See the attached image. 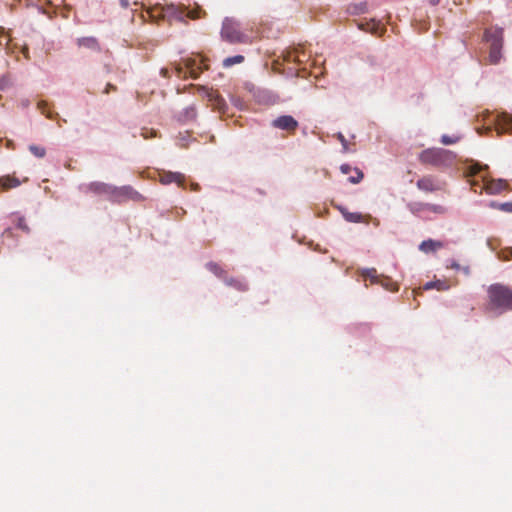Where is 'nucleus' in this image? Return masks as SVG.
<instances>
[{
  "mask_svg": "<svg viewBox=\"0 0 512 512\" xmlns=\"http://www.w3.org/2000/svg\"><path fill=\"white\" fill-rule=\"evenodd\" d=\"M484 40L489 44V63L498 64L502 57L503 29L499 27L487 28L484 32Z\"/></svg>",
  "mask_w": 512,
  "mask_h": 512,
  "instance_id": "nucleus-4",
  "label": "nucleus"
},
{
  "mask_svg": "<svg viewBox=\"0 0 512 512\" xmlns=\"http://www.w3.org/2000/svg\"><path fill=\"white\" fill-rule=\"evenodd\" d=\"M495 130L497 135L512 133V115L506 112L498 113L495 118Z\"/></svg>",
  "mask_w": 512,
  "mask_h": 512,
  "instance_id": "nucleus-12",
  "label": "nucleus"
},
{
  "mask_svg": "<svg viewBox=\"0 0 512 512\" xmlns=\"http://www.w3.org/2000/svg\"><path fill=\"white\" fill-rule=\"evenodd\" d=\"M443 247H444L443 242L433 240V239H428V240H424L421 242V244L419 245V250L422 251L423 253L428 254V253L435 252L438 249H441Z\"/></svg>",
  "mask_w": 512,
  "mask_h": 512,
  "instance_id": "nucleus-17",
  "label": "nucleus"
},
{
  "mask_svg": "<svg viewBox=\"0 0 512 512\" xmlns=\"http://www.w3.org/2000/svg\"><path fill=\"white\" fill-rule=\"evenodd\" d=\"M305 58V53L303 51H299L296 49L294 52L290 53L288 56L289 61L302 63Z\"/></svg>",
  "mask_w": 512,
  "mask_h": 512,
  "instance_id": "nucleus-32",
  "label": "nucleus"
},
{
  "mask_svg": "<svg viewBox=\"0 0 512 512\" xmlns=\"http://www.w3.org/2000/svg\"><path fill=\"white\" fill-rule=\"evenodd\" d=\"M22 53H23V55H24V57H25L26 59H29V50H28V47H27V46H24V47L22 48Z\"/></svg>",
  "mask_w": 512,
  "mask_h": 512,
  "instance_id": "nucleus-40",
  "label": "nucleus"
},
{
  "mask_svg": "<svg viewBox=\"0 0 512 512\" xmlns=\"http://www.w3.org/2000/svg\"><path fill=\"white\" fill-rule=\"evenodd\" d=\"M221 37L223 40L235 43H247L249 38L240 31V25L232 18H225L222 24Z\"/></svg>",
  "mask_w": 512,
  "mask_h": 512,
  "instance_id": "nucleus-6",
  "label": "nucleus"
},
{
  "mask_svg": "<svg viewBox=\"0 0 512 512\" xmlns=\"http://www.w3.org/2000/svg\"><path fill=\"white\" fill-rule=\"evenodd\" d=\"M426 207H427V203H423V202H412V203L408 204V209L413 214H416V215L421 213L422 211H425Z\"/></svg>",
  "mask_w": 512,
  "mask_h": 512,
  "instance_id": "nucleus-30",
  "label": "nucleus"
},
{
  "mask_svg": "<svg viewBox=\"0 0 512 512\" xmlns=\"http://www.w3.org/2000/svg\"><path fill=\"white\" fill-rule=\"evenodd\" d=\"M338 138H339V140H340L342 143H344V142H345V138H344V136H343L342 134H339V135H338Z\"/></svg>",
  "mask_w": 512,
  "mask_h": 512,
  "instance_id": "nucleus-44",
  "label": "nucleus"
},
{
  "mask_svg": "<svg viewBox=\"0 0 512 512\" xmlns=\"http://www.w3.org/2000/svg\"><path fill=\"white\" fill-rule=\"evenodd\" d=\"M120 4L123 8H128L129 1L128 0H120Z\"/></svg>",
  "mask_w": 512,
  "mask_h": 512,
  "instance_id": "nucleus-41",
  "label": "nucleus"
},
{
  "mask_svg": "<svg viewBox=\"0 0 512 512\" xmlns=\"http://www.w3.org/2000/svg\"><path fill=\"white\" fill-rule=\"evenodd\" d=\"M339 211L343 215L344 219L348 222L358 223L362 221V215L357 212H349L346 208L339 206Z\"/></svg>",
  "mask_w": 512,
  "mask_h": 512,
  "instance_id": "nucleus-20",
  "label": "nucleus"
},
{
  "mask_svg": "<svg viewBox=\"0 0 512 512\" xmlns=\"http://www.w3.org/2000/svg\"><path fill=\"white\" fill-rule=\"evenodd\" d=\"M441 142L444 144V145H450V144H453L456 142L455 139H452L451 137L447 136V135H443L441 137Z\"/></svg>",
  "mask_w": 512,
  "mask_h": 512,
  "instance_id": "nucleus-37",
  "label": "nucleus"
},
{
  "mask_svg": "<svg viewBox=\"0 0 512 512\" xmlns=\"http://www.w3.org/2000/svg\"><path fill=\"white\" fill-rule=\"evenodd\" d=\"M449 288H450V285L448 284V282L446 280L430 281L424 285L425 290L437 289L439 291H445V290H448Z\"/></svg>",
  "mask_w": 512,
  "mask_h": 512,
  "instance_id": "nucleus-21",
  "label": "nucleus"
},
{
  "mask_svg": "<svg viewBox=\"0 0 512 512\" xmlns=\"http://www.w3.org/2000/svg\"><path fill=\"white\" fill-rule=\"evenodd\" d=\"M21 181L12 175H6L0 177V189L3 191H7L12 188H16L20 186Z\"/></svg>",
  "mask_w": 512,
  "mask_h": 512,
  "instance_id": "nucleus-19",
  "label": "nucleus"
},
{
  "mask_svg": "<svg viewBox=\"0 0 512 512\" xmlns=\"http://www.w3.org/2000/svg\"><path fill=\"white\" fill-rule=\"evenodd\" d=\"M428 2L431 4V5H437L440 0H428Z\"/></svg>",
  "mask_w": 512,
  "mask_h": 512,
  "instance_id": "nucleus-43",
  "label": "nucleus"
},
{
  "mask_svg": "<svg viewBox=\"0 0 512 512\" xmlns=\"http://www.w3.org/2000/svg\"><path fill=\"white\" fill-rule=\"evenodd\" d=\"M472 187L475 192H477L476 187H480V190H485L487 194L497 195L502 193L503 191H512L509 184L504 179H489L484 180V184L480 186L477 182H472Z\"/></svg>",
  "mask_w": 512,
  "mask_h": 512,
  "instance_id": "nucleus-7",
  "label": "nucleus"
},
{
  "mask_svg": "<svg viewBox=\"0 0 512 512\" xmlns=\"http://www.w3.org/2000/svg\"><path fill=\"white\" fill-rule=\"evenodd\" d=\"M448 269H454L456 271L462 272L464 275L469 276L470 275V266L467 265H461L455 260H451L447 266Z\"/></svg>",
  "mask_w": 512,
  "mask_h": 512,
  "instance_id": "nucleus-25",
  "label": "nucleus"
},
{
  "mask_svg": "<svg viewBox=\"0 0 512 512\" xmlns=\"http://www.w3.org/2000/svg\"><path fill=\"white\" fill-rule=\"evenodd\" d=\"M159 181L163 185L176 183L178 186L183 187L185 176L179 172L163 171L159 174Z\"/></svg>",
  "mask_w": 512,
  "mask_h": 512,
  "instance_id": "nucleus-14",
  "label": "nucleus"
},
{
  "mask_svg": "<svg viewBox=\"0 0 512 512\" xmlns=\"http://www.w3.org/2000/svg\"><path fill=\"white\" fill-rule=\"evenodd\" d=\"M12 231L11 228H7L4 230L3 235H11Z\"/></svg>",
  "mask_w": 512,
  "mask_h": 512,
  "instance_id": "nucleus-42",
  "label": "nucleus"
},
{
  "mask_svg": "<svg viewBox=\"0 0 512 512\" xmlns=\"http://www.w3.org/2000/svg\"><path fill=\"white\" fill-rule=\"evenodd\" d=\"M85 193L106 195L113 199L115 187L104 182H91L83 188Z\"/></svg>",
  "mask_w": 512,
  "mask_h": 512,
  "instance_id": "nucleus-11",
  "label": "nucleus"
},
{
  "mask_svg": "<svg viewBox=\"0 0 512 512\" xmlns=\"http://www.w3.org/2000/svg\"><path fill=\"white\" fill-rule=\"evenodd\" d=\"M11 41V37L8 31L5 30V28H0V46H7L9 42Z\"/></svg>",
  "mask_w": 512,
  "mask_h": 512,
  "instance_id": "nucleus-33",
  "label": "nucleus"
},
{
  "mask_svg": "<svg viewBox=\"0 0 512 512\" xmlns=\"http://www.w3.org/2000/svg\"><path fill=\"white\" fill-rule=\"evenodd\" d=\"M110 90H113L115 91L116 90V87L114 85H112L111 83H108L106 85V88L104 90V93L108 94L110 92Z\"/></svg>",
  "mask_w": 512,
  "mask_h": 512,
  "instance_id": "nucleus-39",
  "label": "nucleus"
},
{
  "mask_svg": "<svg viewBox=\"0 0 512 512\" xmlns=\"http://www.w3.org/2000/svg\"><path fill=\"white\" fill-rule=\"evenodd\" d=\"M244 61V56L242 55H235L232 57H227L223 60V67L229 68L235 64H240Z\"/></svg>",
  "mask_w": 512,
  "mask_h": 512,
  "instance_id": "nucleus-29",
  "label": "nucleus"
},
{
  "mask_svg": "<svg viewBox=\"0 0 512 512\" xmlns=\"http://www.w3.org/2000/svg\"><path fill=\"white\" fill-rule=\"evenodd\" d=\"M340 170L343 174H349V172H353V175H351L348 180L353 184H358L362 181L364 174L363 172L358 168H353L348 164H343L340 166Z\"/></svg>",
  "mask_w": 512,
  "mask_h": 512,
  "instance_id": "nucleus-15",
  "label": "nucleus"
},
{
  "mask_svg": "<svg viewBox=\"0 0 512 512\" xmlns=\"http://www.w3.org/2000/svg\"><path fill=\"white\" fill-rule=\"evenodd\" d=\"M206 267L210 272L215 274L217 277L222 278L223 280L226 279V272L219 264L215 262H209L207 263Z\"/></svg>",
  "mask_w": 512,
  "mask_h": 512,
  "instance_id": "nucleus-23",
  "label": "nucleus"
},
{
  "mask_svg": "<svg viewBox=\"0 0 512 512\" xmlns=\"http://www.w3.org/2000/svg\"><path fill=\"white\" fill-rule=\"evenodd\" d=\"M202 60H197L194 58H186L183 60L182 64H173L174 72L177 77L179 78H187L191 77L193 79H197L203 69H207V66H202Z\"/></svg>",
  "mask_w": 512,
  "mask_h": 512,
  "instance_id": "nucleus-5",
  "label": "nucleus"
},
{
  "mask_svg": "<svg viewBox=\"0 0 512 512\" xmlns=\"http://www.w3.org/2000/svg\"><path fill=\"white\" fill-rule=\"evenodd\" d=\"M361 275L363 276V278L365 280L369 279L371 284L378 283V281L381 277V275L377 274V271L375 268L365 269L362 271Z\"/></svg>",
  "mask_w": 512,
  "mask_h": 512,
  "instance_id": "nucleus-24",
  "label": "nucleus"
},
{
  "mask_svg": "<svg viewBox=\"0 0 512 512\" xmlns=\"http://www.w3.org/2000/svg\"><path fill=\"white\" fill-rule=\"evenodd\" d=\"M498 257L502 261H508L512 259V247L501 250L498 254Z\"/></svg>",
  "mask_w": 512,
  "mask_h": 512,
  "instance_id": "nucleus-35",
  "label": "nucleus"
},
{
  "mask_svg": "<svg viewBox=\"0 0 512 512\" xmlns=\"http://www.w3.org/2000/svg\"><path fill=\"white\" fill-rule=\"evenodd\" d=\"M78 47H84L92 51L99 52L101 50L100 44L95 37H82L77 39Z\"/></svg>",
  "mask_w": 512,
  "mask_h": 512,
  "instance_id": "nucleus-18",
  "label": "nucleus"
},
{
  "mask_svg": "<svg viewBox=\"0 0 512 512\" xmlns=\"http://www.w3.org/2000/svg\"><path fill=\"white\" fill-rule=\"evenodd\" d=\"M0 89H4V82H3V80H0Z\"/></svg>",
  "mask_w": 512,
  "mask_h": 512,
  "instance_id": "nucleus-45",
  "label": "nucleus"
},
{
  "mask_svg": "<svg viewBox=\"0 0 512 512\" xmlns=\"http://www.w3.org/2000/svg\"><path fill=\"white\" fill-rule=\"evenodd\" d=\"M358 27L366 32H370L371 34L380 36L383 28L380 26L379 22H376L375 20H369V21H361L358 24Z\"/></svg>",
  "mask_w": 512,
  "mask_h": 512,
  "instance_id": "nucleus-16",
  "label": "nucleus"
},
{
  "mask_svg": "<svg viewBox=\"0 0 512 512\" xmlns=\"http://www.w3.org/2000/svg\"><path fill=\"white\" fill-rule=\"evenodd\" d=\"M377 284H380L386 290H389L391 292L398 291L397 284L392 282V280L389 277L381 275V277H380V279H379Z\"/></svg>",
  "mask_w": 512,
  "mask_h": 512,
  "instance_id": "nucleus-26",
  "label": "nucleus"
},
{
  "mask_svg": "<svg viewBox=\"0 0 512 512\" xmlns=\"http://www.w3.org/2000/svg\"><path fill=\"white\" fill-rule=\"evenodd\" d=\"M199 91L207 98L214 109L218 111H223L225 109L226 102L218 91L204 86L199 87Z\"/></svg>",
  "mask_w": 512,
  "mask_h": 512,
  "instance_id": "nucleus-10",
  "label": "nucleus"
},
{
  "mask_svg": "<svg viewBox=\"0 0 512 512\" xmlns=\"http://www.w3.org/2000/svg\"><path fill=\"white\" fill-rule=\"evenodd\" d=\"M29 151L37 158H43L46 155V149L35 144L29 146Z\"/></svg>",
  "mask_w": 512,
  "mask_h": 512,
  "instance_id": "nucleus-31",
  "label": "nucleus"
},
{
  "mask_svg": "<svg viewBox=\"0 0 512 512\" xmlns=\"http://www.w3.org/2000/svg\"><path fill=\"white\" fill-rule=\"evenodd\" d=\"M224 282L227 286L233 287L239 291H246L248 288L247 283L242 279L226 277Z\"/></svg>",
  "mask_w": 512,
  "mask_h": 512,
  "instance_id": "nucleus-22",
  "label": "nucleus"
},
{
  "mask_svg": "<svg viewBox=\"0 0 512 512\" xmlns=\"http://www.w3.org/2000/svg\"><path fill=\"white\" fill-rule=\"evenodd\" d=\"M14 217H15V219H14L15 226L18 229L22 230L24 233L29 234L30 228L27 224L25 217L18 215V214H15Z\"/></svg>",
  "mask_w": 512,
  "mask_h": 512,
  "instance_id": "nucleus-27",
  "label": "nucleus"
},
{
  "mask_svg": "<svg viewBox=\"0 0 512 512\" xmlns=\"http://www.w3.org/2000/svg\"><path fill=\"white\" fill-rule=\"evenodd\" d=\"M160 74L164 77V78H169L170 77V72H169V69L168 68H162L160 70Z\"/></svg>",
  "mask_w": 512,
  "mask_h": 512,
  "instance_id": "nucleus-38",
  "label": "nucleus"
},
{
  "mask_svg": "<svg viewBox=\"0 0 512 512\" xmlns=\"http://www.w3.org/2000/svg\"><path fill=\"white\" fill-rule=\"evenodd\" d=\"M416 186L419 190L425 193H433L443 190L445 183L439 181L435 176L427 175L420 178L417 181Z\"/></svg>",
  "mask_w": 512,
  "mask_h": 512,
  "instance_id": "nucleus-8",
  "label": "nucleus"
},
{
  "mask_svg": "<svg viewBox=\"0 0 512 512\" xmlns=\"http://www.w3.org/2000/svg\"><path fill=\"white\" fill-rule=\"evenodd\" d=\"M489 206L494 209L501 210L503 212L512 213V201L498 203L496 201L490 202Z\"/></svg>",
  "mask_w": 512,
  "mask_h": 512,
  "instance_id": "nucleus-28",
  "label": "nucleus"
},
{
  "mask_svg": "<svg viewBox=\"0 0 512 512\" xmlns=\"http://www.w3.org/2000/svg\"><path fill=\"white\" fill-rule=\"evenodd\" d=\"M201 14L205 15L206 13L199 6L192 10H187L184 5L174 4H167L161 7V16L167 18L169 21L175 20L184 22L185 18L195 20L200 18Z\"/></svg>",
  "mask_w": 512,
  "mask_h": 512,
  "instance_id": "nucleus-3",
  "label": "nucleus"
},
{
  "mask_svg": "<svg viewBox=\"0 0 512 512\" xmlns=\"http://www.w3.org/2000/svg\"><path fill=\"white\" fill-rule=\"evenodd\" d=\"M456 155L442 148H428L423 150L419 155L420 163L430 165L438 169L449 168L454 165Z\"/></svg>",
  "mask_w": 512,
  "mask_h": 512,
  "instance_id": "nucleus-2",
  "label": "nucleus"
},
{
  "mask_svg": "<svg viewBox=\"0 0 512 512\" xmlns=\"http://www.w3.org/2000/svg\"><path fill=\"white\" fill-rule=\"evenodd\" d=\"M123 199L142 201L143 196L131 186H122L120 188L115 187L113 200L121 201Z\"/></svg>",
  "mask_w": 512,
  "mask_h": 512,
  "instance_id": "nucleus-13",
  "label": "nucleus"
},
{
  "mask_svg": "<svg viewBox=\"0 0 512 512\" xmlns=\"http://www.w3.org/2000/svg\"><path fill=\"white\" fill-rule=\"evenodd\" d=\"M46 106H47V104L45 102H39L38 103V108L41 111V113L45 114L46 117H48V118H52L51 113L50 112H46V110H45Z\"/></svg>",
  "mask_w": 512,
  "mask_h": 512,
  "instance_id": "nucleus-36",
  "label": "nucleus"
},
{
  "mask_svg": "<svg viewBox=\"0 0 512 512\" xmlns=\"http://www.w3.org/2000/svg\"><path fill=\"white\" fill-rule=\"evenodd\" d=\"M426 210L436 214H444L446 212V208L444 206L430 203H427Z\"/></svg>",
  "mask_w": 512,
  "mask_h": 512,
  "instance_id": "nucleus-34",
  "label": "nucleus"
},
{
  "mask_svg": "<svg viewBox=\"0 0 512 512\" xmlns=\"http://www.w3.org/2000/svg\"><path fill=\"white\" fill-rule=\"evenodd\" d=\"M271 125L276 129L287 131L290 134H294L299 126L298 121L291 115L279 116L272 121Z\"/></svg>",
  "mask_w": 512,
  "mask_h": 512,
  "instance_id": "nucleus-9",
  "label": "nucleus"
},
{
  "mask_svg": "<svg viewBox=\"0 0 512 512\" xmlns=\"http://www.w3.org/2000/svg\"><path fill=\"white\" fill-rule=\"evenodd\" d=\"M488 308L493 311L506 312L512 310V288L495 283L487 289Z\"/></svg>",
  "mask_w": 512,
  "mask_h": 512,
  "instance_id": "nucleus-1",
  "label": "nucleus"
}]
</instances>
